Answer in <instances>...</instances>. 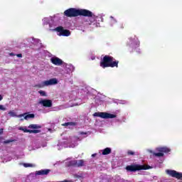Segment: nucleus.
I'll list each match as a JSON object with an SVG mask.
<instances>
[{"instance_id":"f257e3e1","label":"nucleus","mask_w":182,"mask_h":182,"mask_svg":"<svg viewBox=\"0 0 182 182\" xmlns=\"http://www.w3.org/2000/svg\"><path fill=\"white\" fill-rule=\"evenodd\" d=\"M64 15L70 18L73 16H79L80 15L82 16H90L92 15V11L86 9L71 8L65 10Z\"/></svg>"},{"instance_id":"f03ea898","label":"nucleus","mask_w":182,"mask_h":182,"mask_svg":"<svg viewBox=\"0 0 182 182\" xmlns=\"http://www.w3.org/2000/svg\"><path fill=\"white\" fill-rule=\"evenodd\" d=\"M117 65H119V61L114 60V58L112 56L105 55L102 60L100 61L101 68H117Z\"/></svg>"},{"instance_id":"7ed1b4c3","label":"nucleus","mask_w":182,"mask_h":182,"mask_svg":"<svg viewBox=\"0 0 182 182\" xmlns=\"http://www.w3.org/2000/svg\"><path fill=\"white\" fill-rule=\"evenodd\" d=\"M80 140H82V139L77 136H74L71 139L69 145H68V141H63L60 143L58 146L60 149H63V147H72L73 149L79 144L77 141H80Z\"/></svg>"},{"instance_id":"20e7f679","label":"nucleus","mask_w":182,"mask_h":182,"mask_svg":"<svg viewBox=\"0 0 182 182\" xmlns=\"http://www.w3.org/2000/svg\"><path fill=\"white\" fill-rule=\"evenodd\" d=\"M65 163V167H70V166H75V167H82L85 166L84 160H70V159H67L63 161Z\"/></svg>"},{"instance_id":"39448f33","label":"nucleus","mask_w":182,"mask_h":182,"mask_svg":"<svg viewBox=\"0 0 182 182\" xmlns=\"http://www.w3.org/2000/svg\"><path fill=\"white\" fill-rule=\"evenodd\" d=\"M158 153L154 152L153 151H149V153H153L154 156H156V157H163L164 156V153H169V151H171L170 148L166 146H159L156 149Z\"/></svg>"},{"instance_id":"423d86ee","label":"nucleus","mask_w":182,"mask_h":182,"mask_svg":"<svg viewBox=\"0 0 182 182\" xmlns=\"http://www.w3.org/2000/svg\"><path fill=\"white\" fill-rule=\"evenodd\" d=\"M58 81L57 78H51L50 80H44L41 83L38 85V87L41 89L46 87V86H53L58 85Z\"/></svg>"},{"instance_id":"0eeeda50","label":"nucleus","mask_w":182,"mask_h":182,"mask_svg":"<svg viewBox=\"0 0 182 182\" xmlns=\"http://www.w3.org/2000/svg\"><path fill=\"white\" fill-rule=\"evenodd\" d=\"M50 31H55L58 36H70L69 30L63 29V27H57L55 28H50Z\"/></svg>"},{"instance_id":"6e6552de","label":"nucleus","mask_w":182,"mask_h":182,"mask_svg":"<svg viewBox=\"0 0 182 182\" xmlns=\"http://www.w3.org/2000/svg\"><path fill=\"white\" fill-rule=\"evenodd\" d=\"M165 173L170 177L177 178V180H182V173L178 172L177 171L166 169Z\"/></svg>"},{"instance_id":"1a4fd4ad","label":"nucleus","mask_w":182,"mask_h":182,"mask_svg":"<svg viewBox=\"0 0 182 182\" xmlns=\"http://www.w3.org/2000/svg\"><path fill=\"white\" fill-rule=\"evenodd\" d=\"M95 117H101V119H114L116 114H109L107 112H95L93 114Z\"/></svg>"},{"instance_id":"9d476101","label":"nucleus","mask_w":182,"mask_h":182,"mask_svg":"<svg viewBox=\"0 0 182 182\" xmlns=\"http://www.w3.org/2000/svg\"><path fill=\"white\" fill-rule=\"evenodd\" d=\"M127 171H137V170H149V168L143 165H131L126 167Z\"/></svg>"},{"instance_id":"9b49d317","label":"nucleus","mask_w":182,"mask_h":182,"mask_svg":"<svg viewBox=\"0 0 182 182\" xmlns=\"http://www.w3.org/2000/svg\"><path fill=\"white\" fill-rule=\"evenodd\" d=\"M127 45H129V46H132V48H137V46L140 45V41L136 36L131 37L129 38Z\"/></svg>"},{"instance_id":"f8f14e48","label":"nucleus","mask_w":182,"mask_h":182,"mask_svg":"<svg viewBox=\"0 0 182 182\" xmlns=\"http://www.w3.org/2000/svg\"><path fill=\"white\" fill-rule=\"evenodd\" d=\"M38 105H41L44 107H52V100H41L38 101Z\"/></svg>"},{"instance_id":"ddd939ff","label":"nucleus","mask_w":182,"mask_h":182,"mask_svg":"<svg viewBox=\"0 0 182 182\" xmlns=\"http://www.w3.org/2000/svg\"><path fill=\"white\" fill-rule=\"evenodd\" d=\"M50 60L51 63H53V65H55V66H60V65L63 63L62 60L58 57H51Z\"/></svg>"},{"instance_id":"4468645a","label":"nucleus","mask_w":182,"mask_h":182,"mask_svg":"<svg viewBox=\"0 0 182 182\" xmlns=\"http://www.w3.org/2000/svg\"><path fill=\"white\" fill-rule=\"evenodd\" d=\"M87 16L88 18L87 19V25H92V23H93V22H95V21H96V18H97L95 14H93V13L91 12V15L90 16Z\"/></svg>"},{"instance_id":"2eb2a0df","label":"nucleus","mask_w":182,"mask_h":182,"mask_svg":"<svg viewBox=\"0 0 182 182\" xmlns=\"http://www.w3.org/2000/svg\"><path fill=\"white\" fill-rule=\"evenodd\" d=\"M18 117H24L25 120H29L30 119H33L35 117V114L30 113H23L19 114Z\"/></svg>"},{"instance_id":"dca6fc26","label":"nucleus","mask_w":182,"mask_h":182,"mask_svg":"<svg viewBox=\"0 0 182 182\" xmlns=\"http://www.w3.org/2000/svg\"><path fill=\"white\" fill-rule=\"evenodd\" d=\"M49 173H50V170L43 169L36 171V176H47V174H49Z\"/></svg>"},{"instance_id":"f3484780","label":"nucleus","mask_w":182,"mask_h":182,"mask_svg":"<svg viewBox=\"0 0 182 182\" xmlns=\"http://www.w3.org/2000/svg\"><path fill=\"white\" fill-rule=\"evenodd\" d=\"M19 130H22L23 132H24V133H35V134L39 133L38 130H36V129H34V130L28 129L26 128V127H21L19 128Z\"/></svg>"},{"instance_id":"a211bd4d","label":"nucleus","mask_w":182,"mask_h":182,"mask_svg":"<svg viewBox=\"0 0 182 182\" xmlns=\"http://www.w3.org/2000/svg\"><path fill=\"white\" fill-rule=\"evenodd\" d=\"M100 153H102V156H107V154H110L112 153V148H105L100 151Z\"/></svg>"},{"instance_id":"6ab92c4d","label":"nucleus","mask_w":182,"mask_h":182,"mask_svg":"<svg viewBox=\"0 0 182 182\" xmlns=\"http://www.w3.org/2000/svg\"><path fill=\"white\" fill-rule=\"evenodd\" d=\"M109 25L111 26H114V25H116V23H117V20H116V18H114V17L113 16H110L109 17Z\"/></svg>"},{"instance_id":"aec40b11","label":"nucleus","mask_w":182,"mask_h":182,"mask_svg":"<svg viewBox=\"0 0 182 182\" xmlns=\"http://www.w3.org/2000/svg\"><path fill=\"white\" fill-rule=\"evenodd\" d=\"M8 114L10 116V117H19V114L18 115L16 112L14 110L9 111Z\"/></svg>"},{"instance_id":"412c9836","label":"nucleus","mask_w":182,"mask_h":182,"mask_svg":"<svg viewBox=\"0 0 182 182\" xmlns=\"http://www.w3.org/2000/svg\"><path fill=\"white\" fill-rule=\"evenodd\" d=\"M23 167L28 168V167H36V165L34 164H23Z\"/></svg>"},{"instance_id":"4be33fe9","label":"nucleus","mask_w":182,"mask_h":182,"mask_svg":"<svg viewBox=\"0 0 182 182\" xmlns=\"http://www.w3.org/2000/svg\"><path fill=\"white\" fill-rule=\"evenodd\" d=\"M28 129H41V126L37 124H31L28 126Z\"/></svg>"},{"instance_id":"5701e85b","label":"nucleus","mask_w":182,"mask_h":182,"mask_svg":"<svg viewBox=\"0 0 182 182\" xmlns=\"http://www.w3.org/2000/svg\"><path fill=\"white\" fill-rule=\"evenodd\" d=\"M38 93L41 96H43L44 97H46V96H48V94L44 90H39Z\"/></svg>"},{"instance_id":"b1692460","label":"nucleus","mask_w":182,"mask_h":182,"mask_svg":"<svg viewBox=\"0 0 182 182\" xmlns=\"http://www.w3.org/2000/svg\"><path fill=\"white\" fill-rule=\"evenodd\" d=\"M49 23V18H44L43 19V25H48Z\"/></svg>"},{"instance_id":"393cba45","label":"nucleus","mask_w":182,"mask_h":182,"mask_svg":"<svg viewBox=\"0 0 182 182\" xmlns=\"http://www.w3.org/2000/svg\"><path fill=\"white\" fill-rule=\"evenodd\" d=\"M66 69H68V70H69V71H68V72H72V70H73V69H75V68H73V65H68L66 66Z\"/></svg>"},{"instance_id":"a878e982","label":"nucleus","mask_w":182,"mask_h":182,"mask_svg":"<svg viewBox=\"0 0 182 182\" xmlns=\"http://www.w3.org/2000/svg\"><path fill=\"white\" fill-rule=\"evenodd\" d=\"M62 163H63V161H56L55 163L53 164V166L55 167H58V166H60L62 164Z\"/></svg>"},{"instance_id":"bb28decb","label":"nucleus","mask_w":182,"mask_h":182,"mask_svg":"<svg viewBox=\"0 0 182 182\" xmlns=\"http://www.w3.org/2000/svg\"><path fill=\"white\" fill-rule=\"evenodd\" d=\"M73 124H75L73 122H65L62 126H73Z\"/></svg>"},{"instance_id":"cd10ccee","label":"nucleus","mask_w":182,"mask_h":182,"mask_svg":"<svg viewBox=\"0 0 182 182\" xmlns=\"http://www.w3.org/2000/svg\"><path fill=\"white\" fill-rule=\"evenodd\" d=\"M0 110L5 112V110H6V107H5V106H4L3 105H0Z\"/></svg>"},{"instance_id":"c85d7f7f","label":"nucleus","mask_w":182,"mask_h":182,"mask_svg":"<svg viewBox=\"0 0 182 182\" xmlns=\"http://www.w3.org/2000/svg\"><path fill=\"white\" fill-rule=\"evenodd\" d=\"M127 154H129V156H134V151H127Z\"/></svg>"},{"instance_id":"c756f323","label":"nucleus","mask_w":182,"mask_h":182,"mask_svg":"<svg viewBox=\"0 0 182 182\" xmlns=\"http://www.w3.org/2000/svg\"><path fill=\"white\" fill-rule=\"evenodd\" d=\"M18 119H20L21 122H23L25 120V118L23 117H22L21 118L18 117Z\"/></svg>"},{"instance_id":"7c9ffc66","label":"nucleus","mask_w":182,"mask_h":182,"mask_svg":"<svg viewBox=\"0 0 182 182\" xmlns=\"http://www.w3.org/2000/svg\"><path fill=\"white\" fill-rule=\"evenodd\" d=\"M4 134V129H0V134Z\"/></svg>"},{"instance_id":"2f4dec72","label":"nucleus","mask_w":182,"mask_h":182,"mask_svg":"<svg viewBox=\"0 0 182 182\" xmlns=\"http://www.w3.org/2000/svg\"><path fill=\"white\" fill-rule=\"evenodd\" d=\"M16 56L17 58H22V54H17Z\"/></svg>"},{"instance_id":"473e14b6","label":"nucleus","mask_w":182,"mask_h":182,"mask_svg":"<svg viewBox=\"0 0 182 182\" xmlns=\"http://www.w3.org/2000/svg\"><path fill=\"white\" fill-rule=\"evenodd\" d=\"M3 99H4V96L1 95H0V102H1V100H2Z\"/></svg>"},{"instance_id":"72a5a7b5","label":"nucleus","mask_w":182,"mask_h":182,"mask_svg":"<svg viewBox=\"0 0 182 182\" xmlns=\"http://www.w3.org/2000/svg\"><path fill=\"white\" fill-rule=\"evenodd\" d=\"M120 103H121L122 105H126V101H122Z\"/></svg>"},{"instance_id":"f704fd0d","label":"nucleus","mask_w":182,"mask_h":182,"mask_svg":"<svg viewBox=\"0 0 182 182\" xmlns=\"http://www.w3.org/2000/svg\"><path fill=\"white\" fill-rule=\"evenodd\" d=\"M95 156H97V154H92V157H95Z\"/></svg>"},{"instance_id":"c9c22d12","label":"nucleus","mask_w":182,"mask_h":182,"mask_svg":"<svg viewBox=\"0 0 182 182\" xmlns=\"http://www.w3.org/2000/svg\"><path fill=\"white\" fill-rule=\"evenodd\" d=\"M83 134H84L85 136H86V133L82 132V133H81V135H83Z\"/></svg>"},{"instance_id":"e433bc0d","label":"nucleus","mask_w":182,"mask_h":182,"mask_svg":"<svg viewBox=\"0 0 182 182\" xmlns=\"http://www.w3.org/2000/svg\"><path fill=\"white\" fill-rule=\"evenodd\" d=\"M36 42H41L39 39H36Z\"/></svg>"},{"instance_id":"4c0bfd02","label":"nucleus","mask_w":182,"mask_h":182,"mask_svg":"<svg viewBox=\"0 0 182 182\" xmlns=\"http://www.w3.org/2000/svg\"><path fill=\"white\" fill-rule=\"evenodd\" d=\"M14 53H10V56H14Z\"/></svg>"},{"instance_id":"58836bf2","label":"nucleus","mask_w":182,"mask_h":182,"mask_svg":"<svg viewBox=\"0 0 182 182\" xmlns=\"http://www.w3.org/2000/svg\"><path fill=\"white\" fill-rule=\"evenodd\" d=\"M9 141H5L4 143H9Z\"/></svg>"},{"instance_id":"ea45409f","label":"nucleus","mask_w":182,"mask_h":182,"mask_svg":"<svg viewBox=\"0 0 182 182\" xmlns=\"http://www.w3.org/2000/svg\"><path fill=\"white\" fill-rule=\"evenodd\" d=\"M50 28H51L50 25Z\"/></svg>"},{"instance_id":"a19ab883","label":"nucleus","mask_w":182,"mask_h":182,"mask_svg":"<svg viewBox=\"0 0 182 182\" xmlns=\"http://www.w3.org/2000/svg\"><path fill=\"white\" fill-rule=\"evenodd\" d=\"M84 137H86V136H84Z\"/></svg>"}]
</instances>
